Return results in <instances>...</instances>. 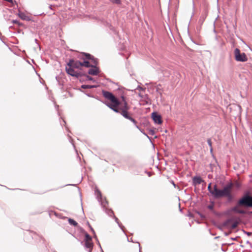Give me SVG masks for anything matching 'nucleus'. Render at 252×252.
Masks as SVG:
<instances>
[{
	"label": "nucleus",
	"instance_id": "c756f323",
	"mask_svg": "<svg viewBox=\"0 0 252 252\" xmlns=\"http://www.w3.org/2000/svg\"><path fill=\"white\" fill-rule=\"evenodd\" d=\"M86 78L89 80L94 81V79L92 77H91L89 75H87Z\"/></svg>",
	"mask_w": 252,
	"mask_h": 252
},
{
	"label": "nucleus",
	"instance_id": "f03ea898",
	"mask_svg": "<svg viewBox=\"0 0 252 252\" xmlns=\"http://www.w3.org/2000/svg\"><path fill=\"white\" fill-rule=\"evenodd\" d=\"M96 194L97 195V197L98 198V199L99 201L101 203V205L102 206V207L103 208V210L105 211L106 213L108 214L110 217H113L115 219V221L118 223L119 227L123 230V231L124 232V226H123L119 222L118 219L114 216V214L113 211L110 209L107 208V206L108 205V202L106 200L105 198H103L101 196V192L99 190H96L95 191Z\"/></svg>",
	"mask_w": 252,
	"mask_h": 252
},
{
	"label": "nucleus",
	"instance_id": "6e6552de",
	"mask_svg": "<svg viewBox=\"0 0 252 252\" xmlns=\"http://www.w3.org/2000/svg\"><path fill=\"white\" fill-rule=\"evenodd\" d=\"M232 187V184L226 185L222 189H221V197L226 196L228 194V193L231 191Z\"/></svg>",
	"mask_w": 252,
	"mask_h": 252
},
{
	"label": "nucleus",
	"instance_id": "58836bf2",
	"mask_svg": "<svg viewBox=\"0 0 252 252\" xmlns=\"http://www.w3.org/2000/svg\"><path fill=\"white\" fill-rule=\"evenodd\" d=\"M87 95L89 97H92V96L90 95V94H87Z\"/></svg>",
	"mask_w": 252,
	"mask_h": 252
},
{
	"label": "nucleus",
	"instance_id": "4468645a",
	"mask_svg": "<svg viewBox=\"0 0 252 252\" xmlns=\"http://www.w3.org/2000/svg\"><path fill=\"white\" fill-rule=\"evenodd\" d=\"M85 247L89 249V252H92L93 247V243L92 241H85Z\"/></svg>",
	"mask_w": 252,
	"mask_h": 252
},
{
	"label": "nucleus",
	"instance_id": "c85d7f7f",
	"mask_svg": "<svg viewBox=\"0 0 252 252\" xmlns=\"http://www.w3.org/2000/svg\"><path fill=\"white\" fill-rule=\"evenodd\" d=\"M207 143H208L210 148H211L212 147V141L210 139H208L207 140Z\"/></svg>",
	"mask_w": 252,
	"mask_h": 252
},
{
	"label": "nucleus",
	"instance_id": "f8f14e48",
	"mask_svg": "<svg viewBox=\"0 0 252 252\" xmlns=\"http://www.w3.org/2000/svg\"><path fill=\"white\" fill-rule=\"evenodd\" d=\"M192 182L193 185L195 186L204 182V181L201 179L200 177L195 176L193 178Z\"/></svg>",
	"mask_w": 252,
	"mask_h": 252
},
{
	"label": "nucleus",
	"instance_id": "a211bd4d",
	"mask_svg": "<svg viewBox=\"0 0 252 252\" xmlns=\"http://www.w3.org/2000/svg\"><path fill=\"white\" fill-rule=\"evenodd\" d=\"M68 222L70 224L74 226H77V224H78L76 221H75L74 220H73V219H68Z\"/></svg>",
	"mask_w": 252,
	"mask_h": 252
},
{
	"label": "nucleus",
	"instance_id": "cd10ccee",
	"mask_svg": "<svg viewBox=\"0 0 252 252\" xmlns=\"http://www.w3.org/2000/svg\"><path fill=\"white\" fill-rule=\"evenodd\" d=\"M113 3L119 4L120 3V0H110Z\"/></svg>",
	"mask_w": 252,
	"mask_h": 252
},
{
	"label": "nucleus",
	"instance_id": "412c9836",
	"mask_svg": "<svg viewBox=\"0 0 252 252\" xmlns=\"http://www.w3.org/2000/svg\"><path fill=\"white\" fill-rule=\"evenodd\" d=\"M85 241H92V237L88 233L85 234Z\"/></svg>",
	"mask_w": 252,
	"mask_h": 252
},
{
	"label": "nucleus",
	"instance_id": "f704fd0d",
	"mask_svg": "<svg viewBox=\"0 0 252 252\" xmlns=\"http://www.w3.org/2000/svg\"><path fill=\"white\" fill-rule=\"evenodd\" d=\"M98 245H99V247L100 248V249H101V252H103V250H102V248H101V247L100 244V243H99V242H98Z\"/></svg>",
	"mask_w": 252,
	"mask_h": 252
},
{
	"label": "nucleus",
	"instance_id": "e433bc0d",
	"mask_svg": "<svg viewBox=\"0 0 252 252\" xmlns=\"http://www.w3.org/2000/svg\"><path fill=\"white\" fill-rule=\"evenodd\" d=\"M172 184H173V185L174 186V187L175 188H176V184L174 183V182L173 181H172Z\"/></svg>",
	"mask_w": 252,
	"mask_h": 252
},
{
	"label": "nucleus",
	"instance_id": "72a5a7b5",
	"mask_svg": "<svg viewBox=\"0 0 252 252\" xmlns=\"http://www.w3.org/2000/svg\"><path fill=\"white\" fill-rule=\"evenodd\" d=\"M136 90H139V91H141V90H143V88L140 87H138L137 88H136Z\"/></svg>",
	"mask_w": 252,
	"mask_h": 252
},
{
	"label": "nucleus",
	"instance_id": "0eeeda50",
	"mask_svg": "<svg viewBox=\"0 0 252 252\" xmlns=\"http://www.w3.org/2000/svg\"><path fill=\"white\" fill-rule=\"evenodd\" d=\"M73 68L74 67H73L66 66L65 68V70L67 73L72 76L76 77L77 78L79 77L80 76V73L76 72Z\"/></svg>",
	"mask_w": 252,
	"mask_h": 252
},
{
	"label": "nucleus",
	"instance_id": "39448f33",
	"mask_svg": "<svg viewBox=\"0 0 252 252\" xmlns=\"http://www.w3.org/2000/svg\"><path fill=\"white\" fill-rule=\"evenodd\" d=\"M97 62L96 61H94V64L91 65L92 68H90L88 71V73L92 75H96L99 73V69L96 67Z\"/></svg>",
	"mask_w": 252,
	"mask_h": 252
},
{
	"label": "nucleus",
	"instance_id": "9b49d317",
	"mask_svg": "<svg viewBox=\"0 0 252 252\" xmlns=\"http://www.w3.org/2000/svg\"><path fill=\"white\" fill-rule=\"evenodd\" d=\"M17 15L23 20H25L27 21H29L31 20L30 17L24 12L19 11Z\"/></svg>",
	"mask_w": 252,
	"mask_h": 252
},
{
	"label": "nucleus",
	"instance_id": "473e14b6",
	"mask_svg": "<svg viewBox=\"0 0 252 252\" xmlns=\"http://www.w3.org/2000/svg\"><path fill=\"white\" fill-rule=\"evenodd\" d=\"M244 233L247 234L248 236H251L252 235V232H246L245 231H244Z\"/></svg>",
	"mask_w": 252,
	"mask_h": 252
},
{
	"label": "nucleus",
	"instance_id": "2eb2a0df",
	"mask_svg": "<svg viewBox=\"0 0 252 252\" xmlns=\"http://www.w3.org/2000/svg\"><path fill=\"white\" fill-rule=\"evenodd\" d=\"M206 16H207V15L205 13V14H204L203 15H202L200 16V18H199V19L198 20V23L200 25H202V24L203 23V22H204V20H205V18L206 17Z\"/></svg>",
	"mask_w": 252,
	"mask_h": 252
},
{
	"label": "nucleus",
	"instance_id": "dca6fc26",
	"mask_svg": "<svg viewBox=\"0 0 252 252\" xmlns=\"http://www.w3.org/2000/svg\"><path fill=\"white\" fill-rule=\"evenodd\" d=\"M96 86L95 85H83L81 86V88L82 89H92L96 88Z\"/></svg>",
	"mask_w": 252,
	"mask_h": 252
},
{
	"label": "nucleus",
	"instance_id": "2f4dec72",
	"mask_svg": "<svg viewBox=\"0 0 252 252\" xmlns=\"http://www.w3.org/2000/svg\"><path fill=\"white\" fill-rule=\"evenodd\" d=\"M149 134H150V135H153L155 134V130H153V129H150V130H149Z\"/></svg>",
	"mask_w": 252,
	"mask_h": 252
},
{
	"label": "nucleus",
	"instance_id": "ddd939ff",
	"mask_svg": "<svg viewBox=\"0 0 252 252\" xmlns=\"http://www.w3.org/2000/svg\"><path fill=\"white\" fill-rule=\"evenodd\" d=\"M231 211L237 213L244 214H245V211L242 209H240L239 208V205L237 204V206L231 208Z\"/></svg>",
	"mask_w": 252,
	"mask_h": 252
},
{
	"label": "nucleus",
	"instance_id": "ea45409f",
	"mask_svg": "<svg viewBox=\"0 0 252 252\" xmlns=\"http://www.w3.org/2000/svg\"><path fill=\"white\" fill-rule=\"evenodd\" d=\"M127 241H129V242H133V241H132V240H131V241H129L128 238H127Z\"/></svg>",
	"mask_w": 252,
	"mask_h": 252
},
{
	"label": "nucleus",
	"instance_id": "a878e982",
	"mask_svg": "<svg viewBox=\"0 0 252 252\" xmlns=\"http://www.w3.org/2000/svg\"><path fill=\"white\" fill-rule=\"evenodd\" d=\"M238 224V223L237 221L234 222L231 225V228L234 229L235 228Z\"/></svg>",
	"mask_w": 252,
	"mask_h": 252
},
{
	"label": "nucleus",
	"instance_id": "1a4fd4ad",
	"mask_svg": "<svg viewBox=\"0 0 252 252\" xmlns=\"http://www.w3.org/2000/svg\"><path fill=\"white\" fill-rule=\"evenodd\" d=\"M211 194L215 197V198H220L221 197V189H218L217 188V186L215 185L214 186L213 191L211 192Z\"/></svg>",
	"mask_w": 252,
	"mask_h": 252
},
{
	"label": "nucleus",
	"instance_id": "bb28decb",
	"mask_svg": "<svg viewBox=\"0 0 252 252\" xmlns=\"http://www.w3.org/2000/svg\"><path fill=\"white\" fill-rule=\"evenodd\" d=\"M208 189L209 190V191L210 192V193H211V191H213V189H211V183H210L209 185H208Z\"/></svg>",
	"mask_w": 252,
	"mask_h": 252
},
{
	"label": "nucleus",
	"instance_id": "5701e85b",
	"mask_svg": "<svg viewBox=\"0 0 252 252\" xmlns=\"http://www.w3.org/2000/svg\"><path fill=\"white\" fill-rule=\"evenodd\" d=\"M11 23L13 24H17L20 27L22 26L23 25V24L22 23H20L19 21H18L17 20H13L11 21Z\"/></svg>",
	"mask_w": 252,
	"mask_h": 252
},
{
	"label": "nucleus",
	"instance_id": "423d86ee",
	"mask_svg": "<svg viewBox=\"0 0 252 252\" xmlns=\"http://www.w3.org/2000/svg\"><path fill=\"white\" fill-rule=\"evenodd\" d=\"M68 66L73 67L75 68H79L82 66L81 62L79 61H74L73 59L70 60L69 62L67 63Z\"/></svg>",
	"mask_w": 252,
	"mask_h": 252
},
{
	"label": "nucleus",
	"instance_id": "6ab92c4d",
	"mask_svg": "<svg viewBox=\"0 0 252 252\" xmlns=\"http://www.w3.org/2000/svg\"><path fill=\"white\" fill-rule=\"evenodd\" d=\"M85 56V59H92V56L90 54L83 53L82 54V57L84 59V57Z\"/></svg>",
	"mask_w": 252,
	"mask_h": 252
},
{
	"label": "nucleus",
	"instance_id": "9d476101",
	"mask_svg": "<svg viewBox=\"0 0 252 252\" xmlns=\"http://www.w3.org/2000/svg\"><path fill=\"white\" fill-rule=\"evenodd\" d=\"M152 116L155 123L158 124H161L162 123L161 117L160 115L158 114L156 112H153L152 114Z\"/></svg>",
	"mask_w": 252,
	"mask_h": 252
},
{
	"label": "nucleus",
	"instance_id": "393cba45",
	"mask_svg": "<svg viewBox=\"0 0 252 252\" xmlns=\"http://www.w3.org/2000/svg\"><path fill=\"white\" fill-rule=\"evenodd\" d=\"M88 225H89V227H90L91 231H92L93 232V233H94V237L95 238L96 240L97 241H98L97 238V237H96V235H95V233L94 230V229H93V228H92V227L90 225V224H89V222H88Z\"/></svg>",
	"mask_w": 252,
	"mask_h": 252
},
{
	"label": "nucleus",
	"instance_id": "4c0bfd02",
	"mask_svg": "<svg viewBox=\"0 0 252 252\" xmlns=\"http://www.w3.org/2000/svg\"><path fill=\"white\" fill-rule=\"evenodd\" d=\"M210 152H211V153H212V152H213V148H212V147L211 148H210Z\"/></svg>",
	"mask_w": 252,
	"mask_h": 252
},
{
	"label": "nucleus",
	"instance_id": "7c9ffc66",
	"mask_svg": "<svg viewBox=\"0 0 252 252\" xmlns=\"http://www.w3.org/2000/svg\"><path fill=\"white\" fill-rule=\"evenodd\" d=\"M213 208H214V205L213 204H211V205H209L208 206V208L211 210H213Z\"/></svg>",
	"mask_w": 252,
	"mask_h": 252
},
{
	"label": "nucleus",
	"instance_id": "7ed1b4c3",
	"mask_svg": "<svg viewBox=\"0 0 252 252\" xmlns=\"http://www.w3.org/2000/svg\"><path fill=\"white\" fill-rule=\"evenodd\" d=\"M238 205L247 208H252V196L249 193H245L239 200Z\"/></svg>",
	"mask_w": 252,
	"mask_h": 252
},
{
	"label": "nucleus",
	"instance_id": "b1692460",
	"mask_svg": "<svg viewBox=\"0 0 252 252\" xmlns=\"http://www.w3.org/2000/svg\"><path fill=\"white\" fill-rule=\"evenodd\" d=\"M226 197L229 201H231L232 200L233 196L231 193V191H230V192L228 193V194L226 196Z\"/></svg>",
	"mask_w": 252,
	"mask_h": 252
},
{
	"label": "nucleus",
	"instance_id": "c9c22d12",
	"mask_svg": "<svg viewBox=\"0 0 252 252\" xmlns=\"http://www.w3.org/2000/svg\"><path fill=\"white\" fill-rule=\"evenodd\" d=\"M138 246L139 248V252H141V247H140V243L138 242Z\"/></svg>",
	"mask_w": 252,
	"mask_h": 252
},
{
	"label": "nucleus",
	"instance_id": "f3484780",
	"mask_svg": "<svg viewBox=\"0 0 252 252\" xmlns=\"http://www.w3.org/2000/svg\"><path fill=\"white\" fill-rule=\"evenodd\" d=\"M81 63L82 64V66H84L87 67H91V65H92L87 61H84V62H81Z\"/></svg>",
	"mask_w": 252,
	"mask_h": 252
},
{
	"label": "nucleus",
	"instance_id": "f257e3e1",
	"mask_svg": "<svg viewBox=\"0 0 252 252\" xmlns=\"http://www.w3.org/2000/svg\"><path fill=\"white\" fill-rule=\"evenodd\" d=\"M102 93L106 98L110 100L112 103V104L106 103L109 108L116 113H120L125 118L136 124V121L131 117V114L128 112L129 107L124 96H122V102H120L112 93L102 91Z\"/></svg>",
	"mask_w": 252,
	"mask_h": 252
},
{
	"label": "nucleus",
	"instance_id": "4be33fe9",
	"mask_svg": "<svg viewBox=\"0 0 252 252\" xmlns=\"http://www.w3.org/2000/svg\"><path fill=\"white\" fill-rule=\"evenodd\" d=\"M136 124H137V122H136ZM135 126L140 130V131L143 133L144 134L145 136H146L147 137V138H148L149 139H150V137L145 133L143 131V130H142L141 128H140V127L136 125V124H134Z\"/></svg>",
	"mask_w": 252,
	"mask_h": 252
},
{
	"label": "nucleus",
	"instance_id": "a19ab883",
	"mask_svg": "<svg viewBox=\"0 0 252 252\" xmlns=\"http://www.w3.org/2000/svg\"><path fill=\"white\" fill-rule=\"evenodd\" d=\"M139 95L140 97H143L142 95L140 94H139Z\"/></svg>",
	"mask_w": 252,
	"mask_h": 252
},
{
	"label": "nucleus",
	"instance_id": "aec40b11",
	"mask_svg": "<svg viewBox=\"0 0 252 252\" xmlns=\"http://www.w3.org/2000/svg\"><path fill=\"white\" fill-rule=\"evenodd\" d=\"M232 221V219H228L223 222V225L224 226H228Z\"/></svg>",
	"mask_w": 252,
	"mask_h": 252
},
{
	"label": "nucleus",
	"instance_id": "20e7f679",
	"mask_svg": "<svg viewBox=\"0 0 252 252\" xmlns=\"http://www.w3.org/2000/svg\"><path fill=\"white\" fill-rule=\"evenodd\" d=\"M235 59L237 62H245L248 61V58L245 53H241L238 48H236L234 50Z\"/></svg>",
	"mask_w": 252,
	"mask_h": 252
}]
</instances>
